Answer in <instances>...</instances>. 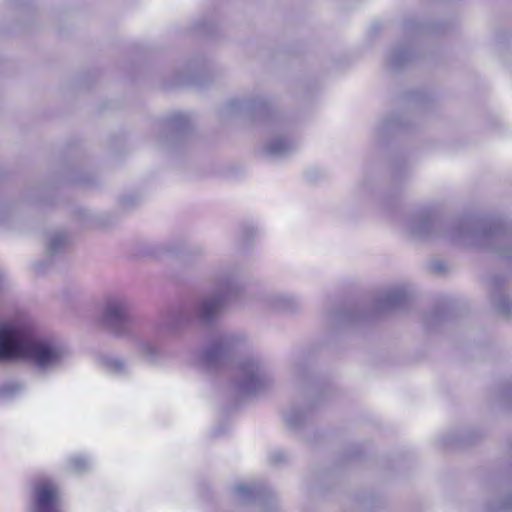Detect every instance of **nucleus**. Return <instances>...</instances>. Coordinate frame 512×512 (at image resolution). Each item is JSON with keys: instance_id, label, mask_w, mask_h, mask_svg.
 <instances>
[{"instance_id": "nucleus-1", "label": "nucleus", "mask_w": 512, "mask_h": 512, "mask_svg": "<svg viewBox=\"0 0 512 512\" xmlns=\"http://www.w3.org/2000/svg\"><path fill=\"white\" fill-rule=\"evenodd\" d=\"M405 231L418 240L432 239L443 233L456 244L479 246L512 261V228L499 219L463 218L444 224L432 210L424 209L407 220Z\"/></svg>"}, {"instance_id": "nucleus-2", "label": "nucleus", "mask_w": 512, "mask_h": 512, "mask_svg": "<svg viewBox=\"0 0 512 512\" xmlns=\"http://www.w3.org/2000/svg\"><path fill=\"white\" fill-rule=\"evenodd\" d=\"M71 357V350L61 340L39 335L34 321L20 316L0 322V363L24 358L39 372L60 370Z\"/></svg>"}, {"instance_id": "nucleus-3", "label": "nucleus", "mask_w": 512, "mask_h": 512, "mask_svg": "<svg viewBox=\"0 0 512 512\" xmlns=\"http://www.w3.org/2000/svg\"><path fill=\"white\" fill-rule=\"evenodd\" d=\"M241 289L242 285L234 271L220 272L216 277L213 293L199 298L193 304L171 307L162 312L156 325L157 334L164 337L177 336L194 319L202 324H210L218 317L227 301L235 297Z\"/></svg>"}, {"instance_id": "nucleus-4", "label": "nucleus", "mask_w": 512, "mask_h": 512, "mask_svg": "<svg viewBox=\"0 0 512 512\" xmlns=\"http://www.w3.org/2000/svg\"><path fill=\"white\" fill-rule=\"evenodd\" d=\"M225 117L245 115L251 118H261L268 122L271 128L281 131L272 137L265 145L264 152L272 159L283 158L289 155L295 148V143L283 134L285 121L275 114L263 97L231 99L222 109Z\"/></svg>"}, {"instance_id": "nucleus-5", "label": "nucleus", "mask_w": 512, "mask_h": 512, "mask_svg": "<svg viewBox=\"0 0 512 512\" xmlns=\"http://www.w3.org/2000/svg\"><path fill=\"white\" fill-rule=\"evenodd\" d=\"M274 383V375L269 363L257 355L241 358L231 377V391L238 397L254 396Z\"/></svg>"}, {"instance_id": "nucleus-6", "label": "nucleus", "mask_w": 512, "mask_h": 512, "mask_svg": "<svg viewBox=\"0 0 512 512\" xmlns=\"http://www.w3.org/2000/svg\"><path fill=\"white\" fill-rule=\"evenodd\" d=\"M133 303L125 295H109L102 307L101 324L109 333L119 338H132L131 326L134 318L131 313Z\"/></svg>"}, {"instance_id": "nucleus-7", "label": "nucleus", "mask_w": 512, "mask_h": 512, "mask_svg": "<svg viewBox=\"0 0 512 512\" xmlns=\"http://www.w3.org/2000/svg\"><path fill=\"white\" fill-rule=\"evenodd\" d=\"M247 338L236 332L219 335L200 353L201 364L208 369H215L224 364L234 354L247 346Z\"/></svg>"}, {"instance_id": "nucleus-8", "label": "nucleus", "mask_w": 512, "mask_h": 512, "mask_svg": "<svg viewBox=\"0 0 512 512\" xmlns=\"http://www.w3.org/2000/svg\"><path fill=\"white\" fill-rule=\"evenodd\" d=\"M33 512H61L60 494L56 484L40 478L33 486Z\"/></svg>"}, {"instance_id": "nucleus-9", "label": "nucleus", "mask_w": 512, "mask_h": 512, "mask_svg": "<svg viewBox=\"0 0 512 512\" xmlns=\"http://www.w3.org/2000/svg\"><path fill=\"white\" fill-rule=\"evenodd\" d=\"M234 491L240 502L244 504L260 502L267 512H276V496L263 483H244L235 486Z\"/></svg>"}, {"instance_id": "nucleus-10", "label": "nucleus", "mask_w": 512, "mask_h": 512, "mask_svg": "<svg viewBox=\"0 0 512 512\" xmlns=\"http://www.w3.org/2000/svg\"><path fill=\"white\" fill-rule=\"evenodd\" d=\"M410 293L404 286L389 288L380 293L376 299V308L381 312L403 307L409 300Z\"/></svg>"}, {"instance_id": "nucleus-11", "label": "nucleus", "mask_w": 512, "mask_h": 512, "mask_svg": "<svg viewBox=\"0 0 512 512\" xmlns=\"http://www.w3.org/2000/svg\"><path fill=\"white\" fill-rule=\"evenodd\" d=\"M137 354L150 365H160L166 358V354L161 347L150 339L139 340Z\"/></svg>"}, {"instance_id": "nucleus-12", "label": "nucleus", "mask_w": 512, "mask_h": 512, "mask_svg": "<svg viewBox=\"0 0 512 512\" xmlns=\"http://www.w3.org/2000/svg\"><path fill=\"white\" fill-rule=\"evenodd\" d=\"M298 299L287 293H271L265 296L264 305L276 312H290L298 307Z\"/></svg>"}, {"instance_id": "nucleus-13", "label": "nucleus", "mask_w": 512, "mask_h": 512, "mask_svg": "<svg viewBox=\"0 0 512 512\" xmlns=\"http://www.w3.org/2000/svg\"><path fill=\"white\" fill-rule=\"evenodd\" d=\"M412 47L397 46L389 51L386 56V65L391 69H400L409 64L414 59Z\"/></svg>"}, {"instance_id": "nucleus-14", "label": "nucleus", "mask_w": 512, "mask_h": 512, "mask_svg": "<svg viewBox=\"0 0 512 512\" xmlns=\"http://www.w3.org/2000/svg\"><path fill=\"white\" fill-rule=\"evenodd\" d=\"M311 414V407L302 409L293 406L284 412L283 419L290 429L297 430L305 425V423L309 420Z\"/></svg>"}, {"instance_id": "nucleus-15", "label": "nucleus", "mask_w": 512, "mask_h": 512, "mask_svg": "<svg viewBox=\"0 0 512 512\" xmlns=\"http://www.w3.org/2000/svg\"><path fill=\"white\" fill-rule=\"evenodd\" d=\"M361 318L362 312L354 307H340L329 314V321L339 326L358 322Z\"/></svg>"}, {"instance_id": "nucleus-16", "label": "nucleus", "mask_w": 512, "mask_h": 512, "mask_svg": "<svg viewBox=\"0 0 512 512\" xmlns=\"http://www.w3.org/2000/svg\"><path fill=\"white\" fill-rule=\"evenodd\" d=\"M99 361L107 372L116 376L125 375L129 370L126 361L118 356L102 355Z\"/></svg>"}, {"instance_id": "nucleus-17", "label": "nucleus", "mask_w": 512, "mask_h": 512, "mask_svg": "<svg viewBox=\"0 0 512 512\" xmlns=\"http://www.w3.org/2000/svg\"><path fill=\"white\" fill-rule=\"evenodd\" d=\"M170 130L175 138H182L191 129V121L186 114L176 113L169 120Z\"/></svg>"}, {"instance_id": "nucleus-18", "label": "nucleus", "mask_w": 512, "mask_h": 512, "mask_svg": "<svg viewBox=\"0 0 512 512\" xmlns=\"http://www.w3.org/2000/svg\"><path fill=\"white\" fill-rule=\"evenodd\" d=\"M69 243V236L66 232H55L51 234L47 243L48 254L53 256L61 253Z\"/></svg>"}, {"instance_id": "nucleus-19", "label": "nucleus", "mask_w": 512, "mask_h": 512, "mask_svg": "<svg viewBox=\"0 0 512 512\" xmlns=\"http://www.w3.org/2000/svg\"><path fill=\"white\" fill-rule=\"evenodd\" d=\"M492 303L501 315L505 317L510 316L512 312V303L507 296L497 292L492 296Z\"/></svg>"}, {"instance_id": "nucleus-20", "label": "nucleus", "mask_w": 512, "mask_h": 512, "mask_svg": "<svg viewBox=\"0 0 512 512\" xmlns=\"http://www.w3.org/2000/svg\"><path fill=\"white\" fill-rule=\"evenodd\" d=\"M90 461L87 457L77 455L69 459V468L76 474H82L90 469Z\"/></svg>"}, {"instance_id": "nucleus-21", "label": "nucleus", "mask_w": 512, "mask_h": 512, "mask_svg": "<svg viewBox=\"0 0 512 512\" xmlns=\"http://www.w3.org/2000/svg\"><path fill=\"white\" fill-rule=\"evenodd\" d=\"M404 124L401 122L399 118L393 117L389 119H385L381 121V123L377 127V132L380 135H384L386 132L394 131L403 127Z\"/></svg>"}, {"instance_id": "nucleus-22", "label": "nucleus", "mask_w": 512, "mask_h": 512, "mask_svg": "<svg viewBox=\"0 0 512 512\" xmlns=\"http://www.w3.org/2000/svg\"><path fill=\"white\" fill-rule=\"evenodd\" d=\"M23 390L19 383H9L0 388V395L5 398H14Z\"/></svg>"}, {"instance_id": "nucleus-23", "label": "nucleus", "mask_w": 512, "mask_h": 512, "mask_svg": "<svg viewBox=\"0 0 512 512\" xmlns=\"http://www.w3.org/2000/svg\"><path fill=\"white\" fill-rule=\"evenodd\" d=\"M13 208L4 202H0V224H8L9 218L13 215Z\"/></svg>"}, {"instance_id": "nucleus-24", "label": "nucleus", "mask_w": 512, "mask_h": 512, "mask_svg": "<svg viewBox=\"0 0 512 512\" xmlns=\"http://www.w3.org/2000/svg\"><path fill=\"white\" fill-rule=\"evenodd\" d=\"M488 508L490 510H509L512 512V495H509L504 500H501L498 503L489 504Z\"/></svg>"}, {"instance_id": "nucleus-25", "label": "nucleus", "mask_w": 512, "mask_h": 512, "mask_svg": "<svg viewBox=\"0 0 512 512\" xmlns=\"http://www.w3.org/2000/svg\"><path fill=\"white\" fill-rule=\"evenodd\" d=\"M442 442L445 446H452L461 443L462 440L456 433L452 432L444 436Z\"/></svg>"}, {"instance_id": "nucleus-26", "label": "nucleus", "mask_w": 512, "mask_h": 512, "mask_svg": "<svg viewBox=\"0 0 512 512\" xmlns=\"http://www.w3.org/2000/svg\"><path fill=\"white\" fill-rule=\"evenodd\" d=\"M269 460L274 465H279L286 460V454L282 451H274L270 454Z\"/></svg>"}, {"instance_id": "nucleus-27", "label": "nucleus", "mask_w": 512, "mask_h": 512, "mask_svg": "<svg viewBox=\"0 0 512 512\" xmlns=\"http://www.w3.org/2000/svg\"><path fill=\"white\" fill-rule=\"evenodd\" d=\"M176 83L178 85H196L197 84V81L194 77H191V76H183L181 74H179L177 76V80H176Z\"/></svg>"}, {"instance_id": "nucleus-28", "label": "nucleus", "mask_w": 512, "mask_h": 512, "mask_svg": "<svg viewBox=\"0 0 512 512\" xmlns=\"http://www.w3.org/2000/svg\"><path fill=\"white\" fill-rule=\"evenodd\" d=\"M431 269L436 274H442L445 271V264L441 261L434 262Z\"/></svg>"}, {"instance_id": "nucleus-29", "label": "nucleus", "mask_w": 512, "mask_h": 512, "mask_svg": "<svg viewBox=\"0 0 512 512\" xmlns=\"http://www.w3.org/2000/svg\"><path fill=\"white\" fill-rule=\"evenodd\" d=\"M8 289V281L5 274L0 270V296Z\"/></svg>"}, {"instance_id": "nucleus-30", "label": "nucleus", "mask_w": 512, "mask_h": 512, "mask_svg": "<svg viewBox=\"0 0 512 512\" xmlns=\"http://www.w3.org/2000/svg\"><path fill=\"white\" fill-rule=\"evenodd\" d=\"M503 398L512 405V386L505 389L503 392Z\"/></svg>"}, {"instance_id": "nucleus-31", "label": "nucleus", "mask_w": 512, "mask_h": 512, "mask_svg": "<svg viewBox=\"0 0 512 512\" xmlns=\"http://www.w3.org/2000/svg\"><path fill=\"white\" fill-rule=\"evenodd\" d=\"M122 205H123V206H125V207H129V206H131V203H130V201H129V198H128V197H124V198L122 199Z\"/></svg>"}, {"instance_id": "nucleus-32", "label": "nucleus", "mask_w": 512, "mask_h": 512, "mask_svg": "<svg viewBox=\"0 0 512 512\" xmlns=\"http://www.w3.org/2000/svg\"><path fill=\"white\" fill-rule=\"evenodd\" d=\"M41 265H42V264H41V263H39V264H37V267H36V269H37L39 272H41V271H42Z\"/></svg>"}]
</instances>
